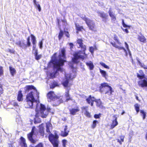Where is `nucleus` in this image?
<instances>
[{
  "mask_svg": "<svg viewBox=\"0 0 147 147\" xmlns=\"http://www.w3.org/2000/svg\"><path fill=\"white\" fill-rule=\"evenodd\" d=\"M77 42L79 45L78 48H81L82 50L76 52L73 54L74 57L72 58L71 61L73 63L76 64L80 62L79 59L83 60L87 57V55L85 53L86 47L83 43V40L81 38L78 39Z\"/></svg>",
  "mask_w": 147,
  "mask_h": 147,
  "instance_id": "1",
  "label": "nucleus"
},
{
  "mask_svg": "<svg viewBox=\"0 0 147 147\" xmlns=\"http://www.w3.org/2000/svg\"><path fill=\"white\" fill-rule=\"evenodd\" d=\"M50 121L51 120L46 123V132L47 134H49V140L52 144L53 147H58L59 136L57 134L56 131H55L54 134L51 133V130L53 128V126Z\"/></svg>",
  "mask_w": 147,
  "mask_h": 147,
  "instance_id": "2",
  "label": "nucleus"
},
{
  "mask_svg": "<svg viewBox=\"0 0 147 147\" xmlns=\"http://www.w3.org/2000/svg\"><path fill=\"white\" fill-rule=\"evenodd\" d=\"M57 53H55L51 57V59L49 63L48 67H51V64H53V67L54 69H56V71H63V68L61 67L64 65L66 61L62 59L59 58V59H57Z\"/></svg>",
  "mask_w": 147,
  "mask_h": 147,
  "instance_id": "3",
  "label": "nucleus"
},
{
  "mask_svg": "<svg viewBox=\"0 0 147 147\" xmlns=\"http://www.w3.org/2000/svg\"><path fill=\"white\" fill-rule=\"evenodd\" d=\"M47 98L49 102H54L53 106H56L63 102V100L60 96L56 95L54 92L50 91L47 94Z\"/></svg>",
  "mask_w": 147,
  "mask_h": 147,
  "instance_id": "4",
  "label": "nucleus"
},
{
  "mask_svg": "<svg viewBox=\"0 0 147 147\" xmlns=\"http://www.w3.org/2000/svg\"><path fill=\"white\" fill-rule=\"evenodd\" d=\"M46 111V108L45 105L40 104V110L37 109V107L36 109V113L34 119H40V117L42 118H46L48 115V112H45Z\"/></svg>",
  "mask_w": 147,
  "mask_h": 147,
  "instance_id": "5",
  "label": "nucleus"
},
{
  "mask_svg": "<svg viewBox=\"0 0 147 147\" xmlns=\"http://www.w3.org/2000/svg\"><path fill=\"white\" fill-rule=\"evenodd\" d=\"M99 90L100 92L105 93L108 94L110 95L112 94L113 92L112 87L108 85V84L106 82L101 83L99 86Z\"/></svg>",
  "mask_w": 147,
  "mask_h": 147,
  "instance_id": "6",
  "label": "nucleus"
},
{
  "mask_svg": "<svg viewBox=\"0 0 147 147\" xmlns=\"http://www.w3.org/2000/svg\"><path fill=\"white\" fill-rule=\"evenodd\" d=\"M30 37L32 44V51H34L33 54L35 56V59L36 60H38L41 58L42 55L38 54V50L36 49V41L35 37L33 34H30Z\"/></svg>",
  "mask_w": 147,
  "mask_h": 147,
  "instance_id": "7",
  "label": "nucleus"
},
{
  "mask_svg": "<svg viewBox=\"0 0 147 147\" xmlns=\"http://www.w3.org/2000/svg\"><path fill=\"white\" fill-rule=\"evenodd\" d=\"M113 39L116 41V42L113 41L112 39H110L109 40L110 43L113 47L117 48L119 50H123L125 53L126 55H127V54L126 50L124 47L119 46L117 45L116 44H117L119 45H120L121 44V43L120 42L118 37L116 34L114 35Z\"/></svg>",
  "mask_w": 147,
  "mask_h": 147,
  "instance_id": "8",
  "label": "nucleus"
},
{
  "mask_svg": "<svg viewBox=\"0 0 147 147\" xmlns=\"http://www.w3.org/2000/svg\"><path fill=\"white\" fill-rule=\"evenodd\" d=\"M82 19L85 21V23L90 30L96 31V27L94 22L92 20H91L84 16L81 17Z\"/></svg>",
  "mask_w": 147,
  "mask_h": 147,
  "instance_id": "9",
  "label": "nucleus"
},
{
  "mask_svg": "<svg viewBox=\"0 0 147 147\" xmlns=\"http://www.w3.org/2000/svg\"><path fill=\"white\" fill-rule=\"evenodd\" d=\"M35 128V126L33 127L31 131L27 134V137L28 140L31 143L34 144L36 142V141L33 139L32 137L34 133Z\"/></svg>",
  "mask_w": 147,
  "mask_h": 147,
  "instance_id": "10",
  "label": "nucleus"
},
{
  "mask_svg": "<svg viewBox=\"0 0 147 147\" xmlns=\"http://www.w3.org/2000/svg\"><path fill=\"white\" fill-rule=\"evenodd\" d=\"M96 99L95 97L94 96H92L91 95H90L86 99V101L87 103L90 105L91 106L94 105V102Z\"/></svg>",
  "mask_w": 147,
  "mask_h": 147,
  "instance_id": "11",
  "label": "nucleus"
},
{
  "mask_svg": "<svg viewBox=\"0 0 147 147\" xmlns=\"http://www.w3.org/2000/svg\"><path fill=\"white\" fill-rule=\"evenodd\" d=\"M97 13L99 14L100 17L102 18L103 22H107L108 17V16L107 13H105L104 12H101L99 11H97Z\"/></svg>",
  "mask_w": 147,
  "mask_h": 147,
  "instance_id": "12",
  "label": "nucleus"
},
{
  "mask_svg": "<svg viewBox=\"0 0 147 147\" xmlns=\"http://www.w3.org/2000/svg\"><path fill=\"white\" fill-rule=\"evenodd\" d=\"M26 100L33 102L36 101L33 96V92L32 91L30 92L27 94L26 97Z\"/></svg>",
  "mask_w": 147,
  "mask_h": 147,
  "instance_id": "13",
  "label": "nucleus"
},
{
  "mask_svg": "<svg viewBox=\"0 0 147 147\" xmlns=\"http://www.w3.org/2000/svg\"><path fill=\"white\" fill-rule=\"evenodd\" d=\"M140 35L138 36V39L141 42L143 43H146L147 42V39L142 33H140Z\"/></svg>",
  "mask_w": 147,
  "mask_h": 147,
  "instance_id": "14",
  "label": "nucleus"
},
{
  "mask_svg": "<svg viewBox=\"0 0 147 147\" xmlns=\"http://www.w3.org/2000/svg\"><path fill=\"white\" fill-rule=\"evenodd\" d=\"M65 52L66 50L64 47L61 48L58 56L59 57L61 58V57H62L63 59L66 58Z\"/></svg>",
  "mask_w": 147,
  "mask_h": 147,
  "instance_id": "15",
  "label": "nucleus"
},
{
  "mask_svg": "<svg viewBox=\"0 0 147 147\" xmlns=\"http://www.w3.org/2000/svg\"><path fill=\"white\" fill-rule=\"evenodd\" d=\"M19 144L22 147H27V146L26 142V140L22 136L20 138Z\"/></svg>",
  "mask_w": 147,
  "mask_h": 147,
  "instance_id": "16",
  "label": "nucleus"
},
{
  "mask_svg": "<svg viewBox=\"0 0 147 147\" xmlns=\"http://www.w3.org/2000/svg\"><path fill=\"white\" fill-rule=\"evenodd\" d=\"M34 102L31 101L26 100V102L24 104L25 107L26 108H32Z\"/></svg>",
  "mask_w": 147,
  "mask_h": 147,
  "instance_id": "17",
  "label": "nucleus"
},
{
  "mask_svg": "<svg viewBox=\"0 0 147 147\" xmlns=\"http://www.w3.org/2000/svg\"><path fill=\"white\" fill-rule=\"evenodd\" d=\"M69 132V131L67 130V126L65 125L64 131H61L60 135L63 137H66L68 135Z\"/></svg>",
  "mask_w": 147,
  "mask_h": 147,
  "instance_id": "18",
  "label": "nucleus"
},
{
  "mask_svg": "<svg viewBox=\"0 0 147 147\" xmlns=\"http://www.w3.org/2000/svg\"><path fill=\"white\" fill-rule=\"evenodd\" d=\"M139 72L140 74L138 73H137V77L141 80H143V78L146 79L145 75L144 74L143 71L142 70H140L139 71Z\"/></svg>",
  "mask_w": 147,
  "mask_h": 147,
  "instance_id": "19",
  "label": "nucleus"
},
{
  "mask_svg": "<svg viewBox=\"0 0 147 147\" xmlns=\"http://www.w3.org/2000/svg\"><path fill=\"white\" fill-rule=\"evenodd\" d=\"M44 130V127L42 125V124L39 126L38 131L39 135L42 137H44L45 134Z\"/></svg>",
  "mask_w": 147,
  "mask_h": 147,
  "instance_id": "20",
  "label": "nucleus"
},
{
  "mask_svg": "<svg viewBox=\"0 0 147 147\" xmlns=\"http://www.w3.org/2000/svg\"><path fill=\"white\" fill-rule=\"evenodd\" d=\"M17 99L19 102L22 101L23 100V95L22 90H20L18 91Z\"/></svg>",
  "mask_w": 147,
  "mask_h": 147,
  "instance_id": "21",
  "label": "nucleus"
},
{
  "mask_svg": "<svg viewBox=\"0 0 147 147\" xmlns=\"http://www.w3.org/2000/svg\"><path fill=\"white\" fill-rule=\"evenodd\" d=\"M80 111L79 108L77 107L75 109L72 108L69 110V113L71 115H75L76 113Z\"/></svg>",
  "mask_w": 147,
  "mask_h": 147,
  "instance_id": "22",
  "label": "nucleus"
},
{
  "mask_svg": "<svg viewBox=\"0 0 147 147\" xmlns=\"http://www.w3.org/2000/svg\"><path fill=\"white\" fill-rule=\"evenodd\" d=\"M108 13L109 16L111 18V19L112 20L115 21L116 20V16L113 12H112L111 8L109 10Z\"/></svg>",
  "mask_w": 147,
  "mask_h": 147,
  "instance_id": "23",
  "label": "nucleus"
},
{
  "mask_svg": "<svg viewBox=\"0 0 147 147\" xmlns=\"http://www.w3.org/2000/svg\"><path fill=\"white\" fill-rule=\"evenodd\" d=\"M95 102L96 103V106L97 107L100 108L102 107V103L100 99H96V98Z\"/></svg>",
  "mask_w": 147,
  "mask_h": 147,
  "instance_id": "24",
  "label": "nucleus"
},
{
  "mask_svg": "<svg viewBox=\"0 0 147 147\" xmlns=\"http://www.w3.org/2000/svg\"><path fill=\"white\" fill-rule=\"evenodd\" d=\"M25 92H28L32 89L35 90L36 88L33 85H27L24 88Z\"/></svg>",
  "mask_w": 147,
  "mask_h": 147,
  "instance_id": "25",
  "label": "nucleus"
},
{
  "mask_svg": "<svg viewBox=\"0 0 147 147\" xmlns=\"http://www.w3.org/2000/svg\"><path fill=\"white\" fill-rule=\"evenodd\" d=\"M118 124L117 120H113L110 125V129H112Z\"/></svg>",
  "mask_w": 147,
  "mask_h": 147,
  "instance_id": "26",
  "label": "nucleus"
},
{
  "mask_svg": "<svg viewBox=\"0 0 147 147\" xmlns=\"http://www.w3.org/2000/svg\"><path fill=\"white\" fill-rule=\"evenodd\" d=\"M59 86L58 83L57 82L54 81L51 83L50 85V88L53 89L56 87L58 86Z\"/></svg>",
  "mask_w": 147,
  "mask_h": 147,
  "instance_id": "27",
  "label": "nucleus"
},
{
  "mask_svg": "<svg viewBox=\"0 0 147 147\" xmlns=\"http://www.w3.org/2000/svg\"><path fill=\"white\" fill-rule=\"evenodd\" d=\"M86 65L89 67L90 70H92L93 69L94 67V65L92 61H90L89 62H87L86 63Z\"/></svg>",
  "mask_w": 147,
  "mask_h": 147,
  "instance_id": "28",
  "label": "nucleus"
},
{
  "mask_svg": "<svg viewBox=\"0 0 147 147\" xmlns=\"http://www.w3.org/2000/svg\"><path fill=\"white\" fill-rule=\"evenodd\" d=\"M76 30L78 31H82V30H84L83 27L82 26H80L78 24L76 23H75Z\"/></svg>",
  "mask_w": 147,
  "mask_h": 147,
  "instance_id": "29",
  "label": "nucleus"
},
{
  "mask_svg": "<svg viewBox=\"0 0 147 147\" xmlns=\"http://www.w3.org/2000/svg\"><path fill=\"white\" fill-rule=\"evenodd\" d=\"M27 42L26 44H25V49H26L27 47H30L31 46V43L30 41V38L29 36L26 39Z\"/></svg>",
  "mask_w": 147,
  "mask_h": 147,
  "instance_id": "30",
  "label": "nucleus"
},
{
  "mask_svg": "<svg viewBox=\"0 0 147 147\" xmlns=\"http://www.w3.org/2000/svg\"><path fill=\"white\" fill-rule=\"evenodd\" d=\"M16 44L20 47L23 48L25 49V43L24 42V41H22L20 40L18 42H17L16 43Z\"/></svg>",
  "mask_w": 147,
  "mask_h": 147,
  "instance_id": "31",
  "label": "nucleus"
},
{
  "mask_svg": "<svg viewBox=\"0 0 147 147\" xmlns=\"http://www.w3.org/2000/svg\"><path fill=\"white\" fill-rule=\"evenodd\" d=\"M9 69L11 76H14L16 73V71L15 69L11 66H10L9 67Z\"/></svg>",
  "mask_w": 147,
  "mask_h": 147,
  "instance_id": "32",
  "label": "nucleus"
},
{
  "mask_svg": "<svg viewBox=\"0 0 147 147\" xmlns=\"http://www.w3.org/2000/svg\"><path fill=\"white\" fill-rule=\"evenodd\" d=\"M69 81V79L66 78L65 80L63 81L62 82V84L65 88H66L68 87Z\"/></svg>",
  "mask_w": 147,
  "mask_h": 147,
  "instance_id": "33",
  "label": "nucleus"
},
{
  "mask_svg": "<svg viewBox=\"0 0 147 147\" xmlns=\"http://www.w3.org/2000/svg\"><path fill=\"white\" fill-rule=\"evenodd\" d=\"M69 90H68L67 92H65V96L66 98V101L67 102L69 100H71V98L69 96Z\"/></svg>",
  "mask_w": 147,
  "mask_h": 147,
  "instance_id": "34",
  "label": "nucleus"
},
{
  "mask_svg": "<svg viewBox=\"0 0 147 147\" xmlns=\"http://www.w3.org/2000/svg\"><path fill=\"white\" fill-rule=\"evenodd\" d=\"M119 138L121 140H120L119 139H117V140L119 144L121 145L122 144V142H124V139L125 137L124 136H119Z\"/></svg>",
  "mask_w": 147,
  "mask_h": 147,
  "instance_id": "35",
  "label": "nucleus"
},
{
  "mask_svg": "<svg viewBox=\"0 0 147 147\" xmlns=\"http://www.w3.org/2000/svg\"><path fill=\"white\" fill-rule=\"evenodd\" d=\"M63 32L61 30L59 31V33L58 36V39L59 40H60L62 37H63Z\"/></svg>",
  "mask_w": 147,
  "mask_h": 147,
  "instance_id": "36",
  "label": "nucleus"
},
{
  "mask_svg": "<svg viewBox=\"0 0 147 147\" xmlns=\"http://www.w3.org/2000/svg\"><path fill=\"white\" fill-rule=\"evenodd\" d=\"M97 48L95 45H94V47H89V51L92 54H93L94 50H96Z\"/></svg>",
  "mask_w": 147,
  "mask_h": 147,
  "instance_id": "37",
  "label": "nucleus"
},
{
  "mask_svg": "<svg viewBox=\"0 0 147 147\" xmlns=\"http://www.w3.org/2000/svg\"><path fill=\"white\" fill-rule=\"evenodd\" d=\"M98 123V121L96 120H94L93 121L92 124L91 125V127L92 129L94 128L96 126V124Z\"/></svg>",
  "mask_w": 147,
  "mask_h": 147,
  "instance_id": "38",
  "label": "nucleus"
},
{
  "mask_svg": "<svg viewBox=\"0 0 147 147\" xmlns=\"http://www.w3.org/2000/svg\"><path fill=\"white\" fill-rule=\"evenodd\" d=\"M99 70L102 76L104 78H106L107 75L106 71L103 70H102L100 69H99Z\"/></svg>",
  "mask_w": 147,
  "mask_h": 147,
  "instance_id": "39",
  "label": "nucleus"
},
{
  "mask_svg": "<svg viewBox=\"0 0 147 147\" xmlns=\"http://www.w3.org/2000/svg\"><path fill=\"white\" fill-rule=\"evenodd\" d=\"M135 109L137 113H138L140 110V106L139 105L138 103L134 105Z\"/></svg>",
  "mask_w": 147,
  "mask_h": 147,
  "instance_id": "40",
  "label": "nucleus"
},
{
  "mask_svg": "<svg viewBox=\"0 0 147 147\" xmlns=\"http://www.w3.org/2000/svg\"><path fill=\"white\" fill-rule=\"evenodd\" d=\"M85 115L87 117L91 118L92 117V115H91L90 113L88 111H85L84 113Z\"/></svg>",
  "mask_w": 147,
  "mask_h": 147,
  "instance_id": "41",
  "label": "nucleus"
},
{
  "mask_svg": "<svg viewBox=\"0 0 147 147\" xmlns=\"http://www.w3.org/2000/svg\"><path fill=\"white\" fill-rule=\"evenodd\" d=\"M102 114L99 113L98 114H95L94 115V117L95 119H99L100 118V117H102Z\"/></svg>",
  "mask_w": 147,
  "mask_h": 147,
  "instance_id": "42",
  "label": "nucleus"
},
{
  "mask_svg": "<svg viewBox=\"0 0 147 147\" xmlns=\"http://www.w3.org/2000/svg\"><path fill=\"white\" fill-rule=\"evenodd\" d=\"M100 64L101 66L107 69H109L110 68V67L109 66L107 65L105 63L102 62H100Z\"/></svg>",
  "mask_w": 147,
  "mask_h": 147,
  "instance_id": "43",
  "label": "nucleus"
},
{
  "mask_svg": "<svg viewBox=\"0 0 147 147\" xmlns=\"http://www.w3.org/2000/svg\"><path fill=\"white\" fill-rule=\"evenodd\" d=\"M122 24L123 25V26L124 28H128L130 29L131 27V26L127 25L125 24L124 22V20H122Z\"/></svg>",
  "mask_w": 147,
  "mask_h": 147,
  "instance_id": "44",
  "label": "nucleus"
},
{
  "mask_svg": "<svg viewBox=\"0 0 147 147\" xmlns=\"http://www.w3.org/2000/svg\"><path fill=\"white\" fill-rule=\"evenodd\" d=\"M141 67L145 69H147V66L145 65L143 63H142L140 62L139 61L138 62Z\"/></svg>",
  "mask_w": 147,
  "mask_h": 147,
  "instance_id": "45",
  "label": "nucleus"
},
{
  "mask_svg": "<svg viewBox=\"0 0 147 147\" xmlns=\"http://www.w3.org/2000/svg\"><path fill=\"white\" fill-rule=\"evenodd\" d=\"M4 74V71L3 67L0 66V77L3 76Z\"/></svg>",
  "mask_w": 147,
  "mask_h": 147,
  "instance_id": "46",
  "label": "nucleus"
},
{
  "mask_svg": "<svg viewBox=\"0 0 147 147\" xmlns=\"http://www.w3.org/2000/svg\"><path fill=\"white\" fill-rule=\"evenodd\" d=\"M140 112L142 114V116L143 117V119H144L146 116V113L143 110H140Z\"/></svg>",
  "mask_w": 147,
  "mask_h": 147,
  "instance_id": "47",
  "label": "nucleus"
},
{
  "mask_svg": "<svg viewBox=\"0 0 147 147\" xmlns=\"http://www.w3.org/2000/svg\"><path fill=\"white\" fill-rule=\"evenodd\" d=\"M11 104L14 107L18 106V103L15 100H12L11 102Z\"/></svg>",
  "mask_w": 147,
  "mask_h": 147,
  "instance_id": "48",
  "label": "nucleus"
},
{
  "mask_svg": "<svg viewBox=\"0 0 147 147\" xmlns=\"http://www.w3.org/2000/svg\"><path fill=\"white\" fill-rule=\"evenodd\" d=\"M125 47H126L127 50L128 51L130 55V56H131V53L130 51V50H129V46H128V45L127 44V43L126 42H125Z\"/></svg>",
  "mask_w": 147,
  "mask_h": 147,
  "instance_id": "49",
  "label": "nucleus"
},
{
  "mask_svg": "<svg viewBox=\"0 0 147 147\" xmlns=\"http://www.w3.org/2000/svg\"><path fill=\"white\" fill-rule=\"evenodd\" d=\"M39 48L40 49H42V47L43 42L42 40H41L38 43Z\"/></svg>",
  "mask_w": 147,
  "mask_h": 147,
  "instance_id": "50",
  "label": "nucleus"
},
{
  "mask_svg": "<svg viewBox=\"0 0 147 147\" xmlns=\"http://www.w3.org/2000/svg\"><path fill=\"white\" fill-rule=\"evenodd\" d=\"M64 32L65 36L67 38H69L70 37V34L68 31H65Z\"/></svg>",
  "mask_w": 147,
  "mask_h": 147,
  "instance_id": "51",
  "label": "nucleus"
},
{
  "mask_svg": "<svg viewBox=\"0 0 147 147\" xmlns=\"http://www.w3.org/2000/svg\"><path fill=\"white\" fill-rule=\"evenodd\" d=\"M35 7L36 9H38L39 11H40L41 10V7L40 5L38 4L35 5Z\"/></svg>",
  "mask_w": 147,
  "mask_h": 147,
  "instance_id": "52",
  "label": "nucleus"
},
{
  "mask_svg": "<svg viewBox=\"0 0 147 147\" xmlns=\"http://www.w3.org/2000/svg\"><path fill=\"white\" fill-rule=\"evenodd\" d=\"M35 147H44L43 144L41 142L38 143Z\"/></svg>",
  "mask_w": 147,
  "mask_h": 147,
  "instance_id": "53",
  "label": "nucleus"
},
{
  "mask_svg": "<svg viewBox=\"0 0 147 147\" xmlns=\"http://www.w3.org/2000/svg\"><path fill=\"white\" fill-rule=\"evenodd\" d=\"M8 52L14 54L15 53V51L13 49H9L8 50Z\"/></svg>",
  "mask_w": 147,
  "mask_h": 147,
  "instance_id": "54",
  "label": "nucleus"
},
{
  "mask_svg": "<svg viewBox=\"0 0 147 147\" xmlns=\"http://www.w3.org/2000/svg\"><path fill=\"white\" fill-rule=\"evenodd\" d=\"M57 24L58 26H59V28L60 29L61 25L60 24V20L58 18H57Z\"/></svg>",
  "mask_w": 147,
  "mask_h": 147,
  "instance_id": "55",
  "label": "nucleus"
},
{
  "mask_svg": "<svg viewBox=\"0 0 147 147\" xmlns=\"http://www.w3.org/2000/svg\"><path fill=\"white\" fill-rule=\"evenodd\" d=\"M62 142L63 146L64 147H65L66 145V143L67 142V140H62Z\"/></svg>",
  "mask_w": 147,
  "mask_h": 147,
  "instance_id": "56",
  "label": "nucleus"
},
{
  "mask_svg": "<svg viewBox=\"0 0 147 147\" xmlns=\"http://www.w3.org/2000/svg\"><path fill=\"white\" fill-rule=\"evenodd\" d=\"M88 107H84L82 108V109L83 110H84L85 111H87Z\"/></svg>",
  "mask_w": 147,
  "mask_h": 147,
  "instance_id": "57",
  "label": "nucleus"
},
{
  "mask_svg": "<svg viewBox=\"0 0 147 147\" xmlns=\"http://www.w3.org/2000/svg\"><path fill=\"white\" fill-rule=\"evenodd\" d=\"M41 122L40 120H34V122L35 124L38 123H40Z\"/></svg>",
  "mask_w": 147,
  "mask_h": 147,
  "instance_id": "58",
  "label": "nucleus"
},
{
  "mask_svg": "<svg viewBox=\"0 0 147 147\" xmlns=\"http://www.w3.org/2000/svg\"><path fill=\"white\" fill-rule=\"evenodd\" d=\"M122 30H123L124 32H125L127 33H129V31H128V30L127 28H126V29H122Z\"/></svg>",
  "mask_w": 147,
  "mask_h": 147,
  "instance_id": "59",
  "label": "nucleus"
},
{
  "mask_svg": "<svg viewBox=\"0 0 147 147\" xmlns=\"http://www.w3.org/2000/svg\"><path fill=\"white\" fill-rule=\"evenodd\" d=\"M51 110V109L49 107H47V109L46 108V111L45 112H48V114L49 113V112Z\"/></svg>",
  "mask_w": 147,
  "mask_h": 147,
  "instance_id": "60",
  "label": "nucleus"
},
{
  "mask_svg": "<svg viewBox=\"0 0 147 147\" xmlns=\"http://www.w3.org/2000/svg\"><path fill=\"white\" fill-rule=\"evenodd\" d=\"M69 45L70 47V48L72 49V48H73L74 45L73 43H69Z\"/></svg>",
  "mask_w": 147,
  "mask_h": 147,
  "instance_id": "61",
  "label": "nucleus"
},
{
  "mask_svg": "<svg viewBox=\"0 0 147 147\" xmlns=\"http://www.w3.org/2000/svg\"><path fill=\"white\" fill-rule=\"evenodd\" d=\"M61 21L63 23H65L66 24H67V21L65 19H64L63 20H61Z\"/></svg>",
  "mask_w": 147,
  "mask_h": 147,
  "instance_id": "62",
  "label": "nucleus"
},
{
  "mask_svg": "<svg viewBox=\"0 0 147 147\" xmlns=\"http://www.w3.org/2000/svg\"><path fill=\"white\" fill-rule=\"evenodd\" d=\"M3 88H0V94H2L3 93Z\"/></svg>",
  "mask_w": 147,
  "mask_h": 147,
  "instance_id": "63",
  "label": "nucleus"
},
{
  "mask_svg": "<svg viewBox=\"0 0 147 147\" xmlns=\"http://www.w3.org/2000/svg\"><path fill=\"white\" fill-rule=\"evenodd\" d=\"M33 1L34 3V4L35 5L38 4H37V2L36 0H33Z\"/></svg>",
  "mask_w": 147,
  "mask_h": 147,
  "instance_id": "64",
  "label": "nucleus"
}]
</instances>
